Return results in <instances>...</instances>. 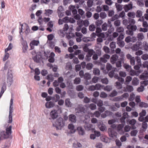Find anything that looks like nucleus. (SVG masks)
Masks as SVG:
<instances>
[{"mask_svg":"<svg viewBox=\"0 0 148 148\" xmlns=\"http://www.w3.org/2000/svg\"><path fill=\"white\" fill-rule=\"evenodd\" d=\"M12 126H10L6 129V131L1 132L0 133V141L3 138H6L9 137L11 134Z\"/></svg>","mask_w":148,"mask_h":148,"instance_id":"nucleus-1","label":"nucleus"},{"mask_svg":"<svg viewBox=\"0 0 148 148\" xmlns=\"http://www.w3.org/2000/svg\"><path fill=\"white\" fill-rule=\"evenodd\" d=\"M53 125L56 127L57 129H61L65 125L64 121L62 118L59 117L55 122L53 123Z\"/></svg>","mask_w":148,"mask_h":148,"instance_id":"nucleus-2","label":"nucleus"},{"mask_svg":"<svg viewBox=\"0 0 148 148\" xmlns=\"http://www.w3.org/2000/svg\"><path fill=\"white\" fill-rule=\"evenodd\" d=\"M89 46L88 44H86L83 48V50L84 51L88 52L86 57V60L87 61L90 60V57L92 55V50L90 49L88 47Z\"/></svg>","mask_w":148,"mask_h":148,"instance_id":"nucleus-3","label":"nucleus"},{"mask_svg":"<svg viewBox=\"0 0 148 148\" xmlns=\"http://www.w3.org/2000/svg\"><path fill=\"white\" fill-rule=\"evenodd\" d=\"M13 100L12 98H11L10 102V106L9 108V121L8 123H11L12 121V114L13 112Z\"/></svg>","mask_w":148,"mask_h":148,"instance_id":"nucleus-4","label":"nucleus"},{"mask_svg":"<svg viewBox=\"0 0 148 148\" xmlns=\"http://www.w3.org/2000/svg\"><path fill=\"white\" fill-rule=\"evenodd\" d=\"M13 75L11 70H8L7 76V82L8 86H10L13 82Z\"/></svg>","mask_w":148,"mask_h":148,"instance_id":"nucleus-5","label":"nucleus"},{"mask_svg":"<svg viewBox=\"0 0 148 148\" xmlns=\"http://www.w3.org/2000/svg\"><path fill=\"white\" fill-rule=\"evenodd\" d=\"M137 40L136 38L134 36H128L125 38V41L127 43L130 42H135Z\"/></svg>","mask_w":148,"mask_h":148,"instance_id":"nucleus-6","label":"nucleus"},{"mask_svg":"<svg viewBox=\"0 0 148 148\" xmlns=\"http://www.w3.org/2000/svg\"><path fill=\"white\" fill-rule=\"evenodd\" d=\"M41 54L40 52H38L37 54L35 56L33 57V59L35 62L39 63L41 61L42 58Z\"/></svg>","mask_w":148,"mask_h":148,"instance_id":"nucleus-7","label":"nucleus"},{"mask_svg":"<svg viewBox=\"0 0 148 148\" xmlns=\"http://www.w3.org/2000/svg\"><path fill=\"white\" fill-rule=\"evenodd\" d=\"M50 116L53 119H56L58 116V114L57 111L55 110H52L50 113Z\"/></svg>","mask_w":148,"mask_h":148,"instance_id":"nucleus-8","label":"nucleus"},{"mask_svg":"<svg viewBox=\"0 0 148 148\" xmlns=\"http://www.w3.org/2000/svg\"><path fill=\"white\" fill-rule=\"evenodd\" d=\"M108 132L109 136L110 137L114 139L116 138L117 134L111 128H109L108 129Z\"/></svg>","mask_w":148,"mask_h":148,"instance_id":"nucleus-9","label":"nucleus"},{"mask_svg":"<svg viewBox=\"0 0 148 148\" xmlns=\"http://www.w3.org/2000/svg\"><path fill=\"white\" fill-rule=\"evenodd\" d=\"M68 128L69 130V132L71 134H74L76 132L75 126L73 124L70 123L68 125Z\"/></svg>","mask_w":148,"mask_h":148,"instance_id":"nucleus-10","label":"nucleus"},{"mask_svg":"<svg viewBox=\"0 0 148 148\" xmlns=\"http://www.w3.org/2000/svg\"><path fill=\"white\" fill-rule=\"evenodd\" d=\"M39 44V41L38 40H33L30 43V46L31 49H33L34 48V46H38Z\"/></svg>","mask_w":148,"mask_h":148,"instance_id":"nucleus-11","label":"nucleus"},{"mask_svg":"<svg viewBox=\"0 0 148 148\" xmlns=\"http://www.w3.org/2000/svg\"><path fill=\"white\" fill-rule=\"evenodd\" d=\"M110 58V56L108 54H105L103 56L100 58L101 61L104 63H106Z\"/></svg>","mask_w":148,"mask_h":148,"instance_id":"nucleus-12","label":"nucleus"},{"mask_svg":"<svg viewBox=\"0 0 148 148\" xmlns=\"http://www.w3.org/2000/svg\"><path fill=\"white\" fill-rule=\"evenodd\" d=\"M91 77L90 75L88 73H86L84 74V78L86 80V82L85 83L86 85L89 84L90 82H91L90 81H89V80L91 78Z\"/></svg>","mask_w":148,"mask_h":148,"instance_id":"nucleus-13","label":"nucleus"},{"mask_svg":"<svg viewBox=\"0 0 148 148\" xmlns=\"http://www.w3.org/2000/svg\"><path fill=\"white\" fill-rule=\"evenodd\" d=\"M118 58V56L116 54L112 55L110 59V61L112 64H114Z\"/></svg>","mask_w":148,"mask_h":148,"instance_id":"nucleus-14","label":"nucleus"},{"mask_svg":"<svg viewBox=\"0 0 148 148\" xmlns=\"http://www.w3.org/2000/svg\"><path fill=\"white\" fill-rule=\"evenodd\" d=\"M6 89V83L5 82H4L2 84L1 87V92H0V98L2 96L3 94L4 91Z\"/></svg>","mask_w":148,"mask_h":148,"instance_id":"nucleus-15","label":"nucleus"},{"mask_svg":"<svg viewBox=\"0 0 148 148\" xmlns=\"http://www.w3.org/2000/svg\"><path fill=\"white\" fill-rule=\"evenodd\" d=\"M77 130L79 135H83L84 134L85 132L84 129L81 127H78Z\"/></svg>","mask_w":148,"mask_h":148,"instance_id":"nucleus-16","label":"nucleus"},{"mask_svg":"<svg viewBox=\"0 0 148 148\" xmlns=\"http://www.w3.org/2000/svg\"><path fill=\"white\" fill-rule=\"evenodd\" d=\"M109 32H107V33H105L104 34L103 33H97V35L98 36V37H100L101 38H104L108 37L109 36Z\"/></svg>","mask_w":148,"mask_h":148,"instance_id":"nucleus-17","label":"nucleus"},{"mask_svg":"<svg viewBox=\"0 0 148 148\" xmlns=\"http://www.w3.org/2000/svg\"><path fill=\"white\" fill-rule=\"evenodd\" d=\"M69 120L73 123H75L76 121V116L73 114H70L69 115Z\"/></svg>","mask_w":148,"mask_h":148,"instance_id":"nucleus-18","label":"nucleus"},{"mask_svg":"<svg viewBox=\"0 0 148 148\" xmlns=\"http://www.w3.org/2000/svg\"><path fill=\"white\" fill-rule=\"evenodd\" d=\"M66 75L68 77L72 78L75 77V73L73 71H70L66 73Z\"/></svg>","mask_w":148,"mask_h":148,"instance_id":"nucleus-19","label":"nucleus"},{"mask_svg":"<svg viewBox=\"0 0 148 148\" xmlns=\"http://www.w3.org/2000/svg\"><path fill=\"white\" fill-rule=\"evenodd\" d=\"M139 106L142 108H146L148 107V104L143 101L138 103Z\"/></svg>","mask_w":148,"mask_h":148,"instance_id":"nucleus-20","label":"nucleus"},{"mask_svg":"<svg viewBox=\"0 0 148 148\" xmlns=\"http://www.w3.org/2000/svg\"><path fill=\"white\" fill-rule=\"evenodd\" d=\"M139 80L136 77H134L132 80V84L134 86H137L139 84Z\"/></svg>","mask_w":148,"mask_h":148,"instance_id":"nucleus-21","label":"nucleus"},{"mask_svg":"<svg viewBox=\"0 0 148 148\" xmlns=\"http://www.w3.org/2000/svg\"><path fill=\"white\" fill-rule=\"evenodd\" d=\"M132 5L131 4H130L127 5H126L124 7V9L126 12L132 9Z\"/></svg>","mask_w":148,"mask_h":148,"instance_id":"nucleus-22","label":"nucleus"},{"mask_svg":"<svg viewBox=\"0 0 148 148\" xmlns=\"http://www.w3.org/2000/svg\"><path fill=\"white\" fill-rule=\"evenodd\" d=\"M65 105L67 107H71L73 104L71 102L69 99H66L65 100Z\"/></svg>","mask_w":148,"mask_h":148,"instance_id":"nucleus-23","label":"nucleus"},{"mask_svg":"<svg viewBox=\"0 0 148 148\" xmlns=\"http://www.w3.org/2000/svg\"><path fill=\"white\" fill-rule=\"evenodd\" d=\"M45 106L47 108H51L53 107L54 103L52 101L47 102L45 104Z\"/></svg>","mask_w":148,"mask_h":148,"instance_id":"nucleus-24","label":"nucleus"},{"mask_svg":"<svg viewBox=\"0 0 148 148\" xmlns=\"http://www.w3.org/2000/svg\"><path fill=\"white\" fill-rule=\"evenodd\" d=\"M53 12V11L50 9H47L45 10V12L44 14L46 15L49 16Z\"/></svg>","mask_w":148,"mask_h":148,"instance_id":"nucleus-25","label":"nucleus"},{"mask_svg":"<svg viewBox=\"0 0 148 148\" xmlns=\"http://www.w3.org/2000/svg\"><path fill=\"white\" fill-rule=\"evenodd\" d=\"M132 79V77L130 76H127L125 78V84H129Z\"/></svg>","mask_w":148,"mask_h":148,"instance_id":"nucleus-26","label":"nucleus"},{"mask_svg":"<svg viewBox=\"0 0 148 148\" xmlns=\"http://www.w3.org/2000/svg\"><path fill=\"white\" fill-rule=\"evenodd\" d=\"M127 28L128 29H131L133 31H135L137 29V27L135 25H128L127 26Z\"/></svg>","mask_w":148,"mask_h":148,"instance_id":"nucleus-27","label":"nucleus"},{"mask_svg":"<svg viewBox=\"0 0 148 148\" xmlns=\"http://www.w3.org/2000/svg\"><path fill=\"white\" fill-rule=\"evenodd\" d=\"M137 38L138 40H141L144 38V36L143 33H140L137 34Z\"/></svg>","mask_w":148,"mask_h":148,"instance_id":"nucleus-28","label":"nucleus"},{"mask_svg":"<svg viewBox=\"0 0 148 148\" xmlns=\"http://www.w3.org/2000/svg\"><path fill=\"white\" fill-rule=\"evenodd\" d=\"M85 127L86 130H91L92 131V125L91 124L88 123L86 124L85 125Z\"/></svg>","mask_w":148,"mask_h":148,"instance_id":"nucleus-29","label":"nucleus"},{"mask_svg":"<svg viewBox=\"0 0 148 148\" xmlns=\"http://www.w3.org/2000/svg\"><path fill=\"white\" fill-rule=\"evenodd\" d=\"M137 44V43L133 45V46L132 47V50L134 51H136L139 49V45Z\"/></svg>","mask_w":148,"mask_h":148,"instance_id":"nucleus-30","label":"nucleus"},{"mask_svg":"<svg viewBox=\"0 0 148 148\" xmlns=\"http://www.w3.org/2000/svg\"><path fill=\"white\" fill-rule=\"evenodd\" d=\"M73 147L75 148H81L82 147V144L79 142L74 143L73 144Z\"/></svg>","mask_w":148,"mask_h":148,"instance_id":"nucleus-31","label":"nucleus"},{"mask_svg":"<svg viewBox=\"0 0 148 148\" xmlns=\"http://www.w3.org/2000/svg\"><path fill=\"white\" fill-rule=\"evenodd\" d=\"M117 42L119 46L121 47H123L124 46L125 43L123 41H117Z\"/></svg>","mask_w":148,"mask_h":148,"instance_id":"nucleus-32","label":"nucleus"},{"mask_svg":"<svg viewBox=\"0 0 148 148\" xmlns=\"http://www.w3.org/2000/svg\"><path fill=\"white\" fill-rule=\"evenodd\" d=\"M22 45H23V52H25L28 47L27 42H24L23 43Z\"/></svg>","mask_w":148,"mask_h":148,"instance_id":"nucleus-33","label":"nucleus"},{"mask_svg":"<svg viewBox=\"0 0 148 148\" xmlns=\"http://www.w3.org/2000/svg\"><path fill=\"white\" fill-rule=\"evenodd\" d=\"M106 68L108 71L107 72H104V73H108V71L111 70L112 68V66L109 63H107L106 66Z\"/></svg>","mask_w":148,"mask_h":148,"instance_id":"nucleus-34","label":"nucleus"},{"mask_svg":"<svg viewBox=\"0 0 148 148\" xmlns=\"http://www.w3.org/2000/svg\"><path fill=\"white\" fill-rule=\"evenodd\" d=\"M123 66L128 71L131 69V66L127 64H124Z\"/></svg>","mask_w":148,"mask_h":148,"instance_id":"nucleus-35","label":"nucleus"},{"mask_svg":"<svg viewBox=\"0 0 148 148\" xmlns=\"http://www.w3.org/2000/svg\"><path fill=\"white\" fill-rule=\"evenodd\" d=\"M53 76L51 74L48 75L47 78L49 82H52L54 79Z\"/></svg>","mask_w":148,"mask_h":148,"instance_id":"nucleus-36","label":"nucleus"},{"mask_svg":"<svg viewBox=\"0 0 148 148\" xmlns=\"http://www.w3.org/2000/svg\"><path fill=\"white\" fill-rule=\"evenodd\" d=\"M121 61H118L116 63V66L118 67H121V62H123L124 61V59L122 58H121Z\"/></svg>","mask_w":148,"mask_h":148,"instance_id":"nucleus-37","label":"nucleus"},{"mask_svg":"<svg viewBox=\"0 0 148 148\" xmlns=\"http://www.w3.org/2000/svg\"><path fill=\"white\" fill-rule=\"evenodd\" d=\"M140 78L142 79H145L148 78V72H147L145 73H143L140 75Z\"/></svg>","mask_w":148,"mask_h":148,"instance_id":"nucleus-38","label":"nucleus"},{"mask_svg":"<svg viewBox=\"0 0 148 148\" xmlns=\"http://www.w3.org/2000/svg\"><path fill=\"white\" fill-rule=\"evenodd\" d=\"M101 139L102 141L106 143H107L108 142V138L105 136H101Z\"/></svg>","mask_w":148,"mask_h":148,"instance_id":"nucleus-39","label":"nucleus"},{"mask_svg":"<svg viewBox=\"0 0 148 148\" xmlns=\"http://www.w3.org/2000/svg\"><path fill=\"white\" fill-rule=\"evenodd\" d=\"M143 14L142 11L138 10L136 12V16L137 17H140L142 16Z\"/></svg>","mask_w":148,"mask_h":148,"instance_id":"nucleus-40","label":"nucleus"},{"mask_svg":"<svg viewBox=\"0 0 148 148\" xmlns=\"http://www.w3.org/2000/svg\"><path fill=\"white\" fill-rule=\"evenodd\" d=\"M81 82V79L79 77H76L74 80V84H79Z\"/></svg>","mask_w":148,"mask_h":148,"instance_id":"nucleus-41","label":"nucleus"},{"mask_svg":"<svg viewBox=\"0 0 148 148\" xmlns=\"http://www.w3.org/2000/svg\"><path fill=\"white\" fill-rule=\"evenodd\" d=\"M83 40L84 42H87L92 40V38L89 37H85L83 38Z\"/></svg>","mask_w":148,"mask_h":148,"instance_id":"nucleus-42","label":"nucleus"},{"mask_svg":"<svg viewBox=\"0 0 148 148\" xmlns=\"http://www.w3.org/2000/svg\"><path fill=\"white\" fill-rule=\"evenodd\" d=\"M146 111L144 109H143L140 112L139 114L140 116H145L146 115Z\"/></svg>","mask_w":148,"mask_h":148,"instance_id":"nucleus-43","label":"nucleus"},{"mask_svg":"<svg viewBox=\"0 0 148 148\" xmlns=\"http://www.w3.org/2000/svg\"><path fill=\"white\" fill-rule=\"evenodd\" d=\"M117 10L118 11H120L123 9L122 6L120 4H116Z\"/></svg>","mask_w":148,"mask_h":148,"instance_id":"nucleus-44","label":"nucleus"},{"mask_svg":"<svg viewBox=\"0 0 148 148\" xmlns=\"http://www.w3.org/2000/svg\"><path fill=\"white\" fill-rule=\"evenodd\" d=\"M127 16L129 17L134 18L135 17V13L134 12H129L127 14Z\"/></svg>","mask_w":148,"mask_h":148,"instance_id":"nucleus-45","label":"nucleus"},{"mask_svg":"<svg viewBox=\"0 0 148 148\" xmlns=\"http://www.w3.org/2000/svg\"><path fill=\"white\" fill-rule=\"evenodd\" d=\"M100 16L102 19H104L106 17L107 14L104 12H101L100 14Z\"/></svg>","mask_w":148,"mask_h":148,"instance_id":"nucleus-46","label":"nucleus"},{"mask_svg":"<svg viewBox=\"0 0 148 148\" xmlns=\"http://www.w3.org/2000/svg\"><path fill=\"white\" fill-rule=\"evenodd\" d=\"M13 47L11 43H10L8 47L6 48L5 50V52H6L9 50H10L12 49Z\"/></svg>","mask_w":148,"mask_h":148,"instance_id":"nucleus-47","label":"nucleus"},{"mask_svg":"<svg viewBox=\"0 0 148 148\" xmlns=\"http://www.w3.org/2000/svg\"><path fill=\"white\" fill-rule=\"evenodd\" d=\"M135 101L137 103H139L141 102L140 97V96H137L135 98Z\"/></svg>","mask_w":148,"mask_h":148,"instance_id":"nucleus-48","label":"nucleus"},{"mask_svg":"<svg viewBox=\"0 0 148 148\" xmlns=\"http://www.w3.org/2000/svg\"><path fill=\"white\" fill-rule=\"evenodd\" d=\"M143 45L144 46V50L147 51H148V45L146 42H143Z\"/></svg>","mask_w":148,"mask_h":148,"instance_id":"nucleus-49","label":"nucleus"},{"mask_svg":"<svg viewBox=\"0 0 148 148\" xmlns=\"http://www.w3.org/2000/svg\"><path fill=\"white\" fill-rule=\"evenodd\" d=\"M128 21L129 23H130V25H133L136 23L134 19L131 18H128Z\"/></svg>","mask_w":148,"mask_h":148,"instance_id":"nucleus-50","label":"nucleus"},{"mask_svg":"<svg viewBox=\"0 0 148 148\" xmlns=\"http://www.w3.org/2000/svg\"><path fill=\"white\" fill-rule=\"evenodd\" d=\"M119 75L121 77H125L126 76V74L125 72L121 71L119 72Z\"/></svg>","mask_w":148,"mask_h":148,"instance_id":"nucleus-51","label":"nucleus"},{"mask_svg":"<svg viewBox=\"0 0 148 148\" xmlns=\"http://www.w3.org/2000/svg\"><path fill=\"white\" fill-rule=\"evenodd\" d=\"M130 71V74L132 76L138 75L136 72L134 70L131 69Z\"/></svg>","mask_w":148,"mask_h":148,"instance_id":"nucleus-52","label":"nucleus"},{"mask_svg":"<svg viewBox=\"0 0 148 148\" xmlns=\"http://www.w3.org/2000/svg\"><path fill=\"white\" fill-rule=\"evenodd\" d=\"M83 88V86L82 85H79L76 87V89L78 91H81Z\"/></svg>","mask_w":148,"mask_h":148,"instance_id":"nucleus-53","label":"nucleus"},{"mask_svg":"<svg viewBox=\"0 0 148 148\" xmlns=\"http://www.w3.org/2000/svg\"><path fill=\"white\" fill-rule=\"evenodd\" d=\"M124 31V29L123 27H120L117 28L116 31L119 33L123 32Z\"/></svg>","mask_w":148,"mask_h":148,"instance_id":"nucleus-54","label":"nucleus"},{"mask_svg":"<svg viewBox=\"0 0 148 148\" xmlns=\"http://www.w3.org/2000/svg\"><path fill=\"white\" fill-rule=\"evenodd\" d=\"M87 5L89 8H90L92 5V0H88L87 2Z\"/></svg>","mask_w":148,"mask_h":148,"instance_id":"nucleus-55","label":"nucleus"},{"mask_svg":"<svg viewBox=\"0 0 148 148\" xmlns=\"http://www.w3.org/2000/svg\"><path fill=\"white\" fill-rule=\"evenodd\" d=\"M137 132L138 131L136 130H133L131 132V135L132 136H136Z\"/></svg>","mask_w":148,"mask_h":148,"instance_id":"nucleus-56","label":"nucleus"},{"mask_svg":"<svg viewBox=\"0 0 148 148\" xmlns=\"http://www.w3.org/2000/svg\"><path fill=\"white\" fill-rule=\"evenodd\" d=\"M142 59L144 60H146L148 59V55L144 54L142 55L141 57Z\"/></svg>","mask_w":148,"mask_h":148,"instance_id":"nucleus-57","label":"nucleus"},{"mask_svg":"<svg viewBox=\"0 0 148 148\" xmlns=\"http://www.w3.org/2000/svg\"><path fill=\"white\" fill-rule=\"evenodd\" d=\"M127 91L129 92H131L133 90V87L131 86H127Z\"/></svg>","mask_w":148,"mask_h":148,"instance_id":"nucleus-58","label":"nucleus"},{"mask_svg":"<svg viewBox=\"0 0 148 148\" xmlns=\"http://www.w3.org/2000/svg\"><path fill=\"white\" fill-rule=\"evenodd\" d=\"M84 21L82 20H79L77 21V24L79 26L82 27L83 25Z\"/></svg>","mask_w":148,"mask_h":148,"instance_id":"nucleus-59","label":"nucleus"},{"mask_svg":"<svg viewBox=\"0 0 148 148\" xmlns=\"http://www.w3.org/2000/svg\"><path fill=\"white\" fill-rule=\"evenodd\" d=\"M72 67L70 63H68L66 64V69H72Z\"/></svg>","mask_w":148,"mask_h":148,"instance_id":"nucleus-60","label":"nucleus"},{"mask_svg":"<svg viewBox=\"0 0 148 148\" xmlns=\"http://www.w3.org/2000/svg\"><path fill=\"white\" fill-rule=\"evenodd\" d=\"M116 86L119 89H121L122 88V85L119 82H116Z\"/></svg>","mask_w":148,"mask_h":148,"instance_id":"nucleus-61","label":"nucleus"},{"mask_svg":"<svg viewBox=\"0 0 148 148\" xmlns=\"http://www.w3.org/2000/svg\"><path fill=\"white\" fill-rule=\"evenodd\" d=\"M100 71L99 69H94L93 73H94L96 75H99Z\"/></svg>","mask_w":148,"mask_h":148,"instance_id":"nucleus-62","label":"nucleus"},{"mask_svg":"<svg viewBox=\"0 0 148 148\" xmlns=\"http://www.w3.org/2000/svg\"><path fill=\"white\" fill-rule=\"evenodd\" d=\"M136 122L135 120L134 119H132L129 121V123L131 125H134L135 124Z\"/></svg>","mask_w":148,"mask_h":148,"instance_id":"nucleus-63","label":"nucleus"},{"mask_svg":"<svg viewBox=\"0 0 148 148\" xmlns=\"http://www.w3.org/2000/svg\"><path fill=\"white\" fill-rule=\"evenodd\" d=\"M120 24L121 22L119 20H116L114 22V25L116 26H119L120 25Z\"/></svg>","mask_w":148,"mask_h":148,"instance_id":"nucleus-64","label":"nucleus"}]
</instances>
